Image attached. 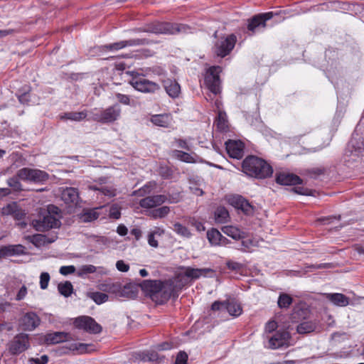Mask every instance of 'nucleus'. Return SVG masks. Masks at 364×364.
<instances>
[{
	"instance_id": "f257e3e1",
	"label": "nucleus",
	"mask_w": 364,
	"mask_h": 364,
	"mask_svg": "<svg viewBox=\"0 0 364 364\" xmlns=\"http://www.w3.org/2000/svg\"><path fill=\"white\" fill-rule=\"evenodd\" d=\"M242 168L245 174L261 179L268 178L273 173L272 167L265 160L253 155L243 160Z\"/></svg>"
},
{
	"instance_id": "f03ea898",
	"label": "nucleus",
	"mask_w": 364,
	"mask_h": 364,
	"mask_svg": "<svg viewBox=\"0 0 364 364\" xmlns=\"http://www.w3.org/2000/svg\"><path fill=\"white\" fill-rule=\"evenodd\" d=\"M130 73L133 78L129 81V84L137 91L153 94L161 90L158 83L141 77L139 73L132 71Z\"/></svg>"
},
{
	"instance_id": "7ed1b4c3",
	"label": "nucleus",
	"mask_w": 364,
	"mask_h": 364,
	"mask_svg": "<svg viewBox=\"0 0 364 364\" xmlns=\"http://www.w3.org/2000/svg\"><path fill=\"white\" fill-rule=\"evenodd\" d=\"M121 112L119 105L116 103L93 114L92 119L102 124L112 123L120 117Z\"/></svg>"
},
{
	"instance_id": "20e7f679",
	"label": "nucleus",
	"mask_w": 364,
	"mask_h": 364,
	"mask_svg": "<svg viewBox=\"0 0 364 364\" xmlns=\"http://www.w3.org/2000/svg\"><path fill=\"white\" fill-rule=\"evenodd\" d=\"M154 41L148 38H134L127 41L102 46L99 47L100 50L117 51L126 47L147 46L153 43Z\"/></svg>"
},
{
	"instance_id": "39448f33",
	"label": "nucleus",
	"mask_w": 364,
	"mask_h": 364,
	"mask_svg": "<svg viewBox=\"0 0 364 364\" xmlns=\"http://www.w3.org/2000/svg\"><path fill=\"white\" fill-rule=\"evenodd\" d=\"M30 346L29 337L26 333H18L7 344L11 355H16L26 350Z\"/></svg>"
},
{
	"instance_id": "423d86ee",
	"label": "nucleus",
	"mask_w": 364,
	"mask_h": 364,
	"mask_svg": "<svg viewBox=\"0 0 364 364\" xmlns=\"http://www.w3.org/2000/svg\"><path fill=\"white\" fill-rule=\"evenodd\" d=\"M17 176L23 181H29L34 183H43L46 181L49 175L44 171L36 168H22L17 171Z\"/></svg>"
},
{
	"instance_id": "0eeeda50",
	"label": "nucleus",
	"mask_w": 364,
	"mask_h": 364,
	"mask_svg": "<svg viewBox=\"0 0 364 364\" xmlns=\"http://www.w3.org/2000/svg\"><path fill=\"white\" fill-rule=\"evenodd\" d=\"M33 225L36 230L43 232L59 228L61 223L56 216L45 214L40 215L38 219L33 220Z\"/></svg>"
},
{
	"instance_id": "6e6552de",
	"label": "nucleus",
	"mask_w": 364,
	"mask_h": 364,
	"mask_svg": "<svg viewBox=\"0 0 364 364\" xmlns=\"http://www.w3.org/2000/svg\"><path fill=\"white\" fill-rule=\"evenodd\" d=\"M274 14L272 11L259 14L255 15L251 18L248 19L247 29L252 33H255L257 31L264 29L267 26L266 22L273 18Z\"/></svg>"
},
{
	"instance_id": "1a4fd4ad",
	"label": "nucleus",
	"mask_w": 364,
	"mask_h": 364,
	"mask_svg": "<svg viewBox=\"0 0 364 364\" xmlns=\"http://www.w3.org/2000/svg\"><path fill=\"white\" fill-rule=\"evenodd\" d=\"M220 68L219 66L210 67L205 77V83L207 87L215 95H218L220 92Z\"/></svg>"
},
{
	"instance_id": "9d476101",
	"label": "nucleus",
	"mask_w": 364,
	"mask_h": 364,
	"mask_svg": "<svg viewBox=\"0 0 364 364\" xmlns=\"http://www.w3.org/2000/svg\"><path fill=\"white\" fill-rule=\"evenodd\" d=\"M74 324L76 328L83 329L89 333H99L102 331V326L90 316H79L75 318Z\"/></svg>"
},
{
	"instance_id": "9b49d317",
	"label": "nucleus",
	"mask_w": 364,
	"mask_h": 364,
	"mask_svg": "<svg viewBox=\"0 0 364 364\" xmlns=\"http://www.w3.org/2000/svg\"><path fill=\"white\" fill-rule=\"evenodd\" d=\"M237 41L235 35L230 34L224 38H221L215 43V53L222 58L228 55L234 48Z\"/></svg>"
},
{
	"instance_id": "f8f14e48",
	"label": "nucleus",
	"mask_w": 364,
	"mask_h": 364,
	"mask_svg": "<svg viewBox=\"0 0 364 364\" xmlns=\"http://www.w3.org/2000/svg\"><path fill=\"white\" fill-rule=\"evenodd\" d=\"M171 28V23L168 22H152L146 24L143 28L136 29L139 32L152 33L155 34H166L172 33L170 28Z\"/></svg>"
},
{
	"instance_id": "ddd939ff",
	"label": "nucleus",
	"mask_w": 364,
	"mask_h": 364,
	"mask_svg": "<svg viewBox=\"0 0 364 364\" xmlns=\"http://www.w3.org/2000/svg\"><path fill=\"white\" fill-rule=\"evenodd\" d=\"M140 287L141 289L149 294L150 297L154 300L158 297V295L161 293L164 285L159 280H144Z\"/></svg>"
},
{
	"instance_id": "4468645a",
	"label": "nucleus",
	"mask_w": 364,
	"mask_h": 364,
	"mask_svg": "<svg viewBox=\"0 0 364 364\" xmlns=\"http://www.w3.org/2000/svg\"><path fill=\"white\" fill-rule=\"evenodd\" d=\"M41 319L34 312L31 311L25 314L20 319V325L25 331H33L40 324Z\"/></svg>"
},
{
	"instance_id": "2eb2a0df",
	"label": "nucleus",
	"mask_w": 364,
	"mask_h": 364,
	"mask_svg": "<svg viewBox=\"0 0 364 364\" xmlns=\"http://www.w3.org/2000/svg\"><path fill=\"white\" fill-rule=\"evenodd\" d=\"M227 152L234 159H241L244 154V144L241 141L228 140L225 142Z\"/></svg>"
},
{
	"instance_id": "dca6fc26",
	"label": "nucleus",
	"mask_w": 364,
	"mask_h": 364,
	"mask_svg": "<svg viewBox=\"0 0 364 364\" xmlns=\"http://www.w3.org/2000/svg\"><path fill=\"white\" fill-rule=\"evenodd\" d=\"M230 203L237 209L241 210L245 215H250L254 213L253 205L241 196H233L230 199Z\"/></svg>"
},
{
	"instance_id": "f3484780",
	"label": "nucleus",
	"mask_w": 364,
	"mask_h": 364,
	"mask_svg": "<svg viewBox=\"0 0 364 364\" xmlns=\"http://www.w3.org/2000/svg\"><path fill=\"white\" fill-rule=\"evenodd\" d=\"M167 198L164 195L147 196L139 201V205L144 208H153L166 202Z\"/></svg>"
},
{
	"instance_id": "a211bd4d",
	"label": "nucleus",
	"mask_w": 364,
	"mask_h": 364,
	"mask_svg": "<svg viewBox=\"0 0 364 364\" xmlns=\"http://www.w3.org/2000/svg\"><path fill=\"white\" fill-rule=\"evenodd\" d=\"M276 182L283 186L301 184L302 180L296 175L289 173H279L276 176Z\"/></svg>"
},
{
	"instance_id": "6ab92c4d",
	"label": "nucleus",
	"mask_w": 364,
	"mask_h": 364,
	"mask_svg": "<svg viewBox=\"0 0 364 364\" xmlns=\"http://www.w3.org/2000/svg\"><path fill=\"white\" fill-rule=\"evenodd\" d=\"M289 338L287 331H277L269 340V347L272 349L279 348L284 346Z\"/></svg>"
},
{
	"instance_id": "aec40b11",
	"label": "nucleus",
	"mask_w": 364,
	"mask_h": 364,
	"mask_svg": "<svg viewBox=\"0 0 364 364\" xmlns=\"http://www.w3.org/2000/svg\"><path fill=\"white\" fill-rule=\"evenodd\" d=\"M161 82L166 93L172 98L177 97L181 92V86L175 80L171 78H162Z\"/></svg>"
},
{
	"instance_id": "412c9836",
	"label": "nucleus",
	"mask_w": 364,
	"mask_h": 364,
	"mask_svg": "<svg viewBox=\"0 0 364 364\" xmlns=\"http://www.w3.org/2000/svg\"><path fill=\"white\" fill-rule=\"evenodd\" d=\"M61 198L66 204L77 205L79 200L78 190L73 187H67L61 191Z\"/></svg>"
},
{
	"instance_id": "4be33fe9",
	"label": "nucleus",
	"mask_w": 364,
	"mask_h": 364,
	"mask_svg": "<svg viewBox=\"0 0 364 364\" xmlns=\"http://www.w3.org/2000/svg\"><path fill=\"white\" fill-rule=\"evenodd\" d=\"M70 335L64 332H53L47 333L45 336L44 341L48 345L57 344L58 343L66 341Z\"/></svg>"
},
{
	"instance_id": "5701e85b",
	"label": "nucleus",
	"mask_w": 364,
	"mask_h": 364,
	"mask_svg": "<svg viewBox=\"0 0 364 364\" xmlns=\"http://www.w3.org/2000/svg\"><path fill=\"white\" fill-rule=\"evenodd\" d=\"M212 272V269L208 268L194 269L186 267L184 271L178 274V277L182 276L186 279H197L200 278L204 273Z\"/></svg>"
},
{
	"instance_id": "b1692460",
	"label": "nucleus",
	"mask_w": 364,
	"mask_h": 364,
	"mask_svg": "<svg viewBox=\"0 0 364 364\" xmlns=\"http://www.w3.org/2000/svg\"><path fill=\"white\" fill-rule=\"evenodd\" d=\"M2 254L4 257H11L15 255H22L26 254V248L22 245H10L3 246Z\"/></svg>"
},
{
	"instance_id": "393cba45",
	"label": "nucleus",
	"mask_w": 364,
	"mask_h": 364,
	"mask_svg": "<svg viewBox=\"0 0 364 364\" xmlns=\"http://www.w3.org/2000/svg\"><path fill=\"white\" fill-rule=\"evenodd\" d=\"M326 298L333 304L339 306H346L349 304V298L340 293L326 294Z\"/></svg>"
},
{
	"instance_id": "a878e982",
	"label": "nucleus",
	"mask_w": 364,
	"mask_h": 364,
	"mask_svg": "<svg viewBox=\"0 0 364 364\" xmlns=\"http://www.w3.org/2000/svg\"><path fill=\"white\" fill-rule=\"evenodd\" d=\"M207 237L210 243L213 245L223 244L226 240V238L215 228H212L207 232Z\"/></svg>"
},
{
	"instance_id": "bb28decb",
	"label": "nucleus",
	"mask_w": 364,
	"mask_h": 364,
	"mask_svg": "<svg viewBox=\"0 0 364 364\" xmlns=\"http://www.w3.org/2000/svg\"><path fill=\"white\" fill-rule=\"evenodd\" d=\"M151 122L159 127H168L171 118L169 114H156L151 117Z\"/></svg>"
},
{
	"instance_id": "cd10ccee",
	"label": "nucleus",
	"mask_w": 364,
	"mask_h": 364,
	"mask_svg": "<svg viewBox=\"0 0 364 364\" xmlns=\"http://www.w3.org/2000/svg\"><path fill=\"white\" fill-rule=\"evenodd\" d=\"M224 310L227 311L232 316H238L242 311L241 306L234 301H225Z\"/></svg>"
},
{
	"instance_id": "c85d7f7f",
	"label": "nucleus",
	"mask_w": 364,
	"mask_h": 364,
	"mask_svg": "<svg viewBox=\"0 0 364 364\" xmlns=\"http://www.w3.org/2000/svg\"><path fill=\"white\" fill-rule=\"evenodd\" d=\"M87 116V113L86 110L82 112H70L65 113L64 115L61 117V119L80 122L85 119Z\"/></svg>"
},
{
	"instance_id": "c756f323",
	"label": "nucleus",
	"mask_w": 364,
	"mask_h": 364,
	"mask_svg": "<svg viewBox=\"0 0 364 364\" xmlns=\"http://www.w3.org/2000/svg\"><path fill=\"white\" fill-rule=\"evenodd\" d=\"M223 231L225 234L231 237L234 240H240L244 237L245 232L240 231L237 228L233 226H226L223 228Z\"/></svg>"
},
{
	"instance_id": "7c9ffc66",
	"label": "nucleus",
	"mask_w": 364,
	"mask_h": 364,
	"mask_svg": "<svg viewBox=\"0 0 364 364\" xmlns=\"http://www.w3.org/2000/svg\"><path fill=\"white\" fill-rule=\"evenodd\" d=\"M229 213L228 210L223 206H219L215 211V219L218 223H225L228 222Z\"/></svg>"
},
{
	"instance_id": "2f4dec72",
	"label": "nucleus",
	"mask_w": 364,
	"mask_h": 364,
	"mask_svg": "<svg viewBox=\"0 0 364 364\" xmlns=\"http://www.w3.org/2000/svg\"><path fill=\"white\" fill-rule=\"evenodd\" d=\"M170 213L168 206H162L149 211L148 215L154 218H164Z\"/></svg>"
},
{
	"instance_id": "473e14b6",
	"label": "nucleus",
	"mask_w": 364,
	"mask_h": 364,
	"mask_svg": "<svg viewBox=\"0 0 364 364\" xmlns=\"http://www.w3.org/2000/svg\"><path fill=\"white\" fill-rule=\"evenodd\" d=\"M316 324L312 321H304L298 325L296 331L300 334H305L314 331Z\"/></svg>"
},
{
	"instance_id": "72a5a7b5",
	"label": "nucleus",
	"mask_w": 364,
	"mask_h": 364,
	"mask_svg": "<svg viewBox=\"0 0 364 364\" xmlns=\"http://www.w3.org/2000/svg\"><path fill=\"white\" fill-rule=\"evenodd\" d=\"M58 289L65 297H68L73 293V287L70 282L66 281L64 283H60Z\"/></svg>"
},
{
	"instance_id": "f704fd0d",
	"label": "nucleus",
	"mask_w": 364,
	"mask_h": 364,
	"mask_svg": "<svg viewBox=\"0 0 364 364\" xmlns=\"http://www.w3.org/2000/svg\"><path fill=\"white\" fill-rule=\"evenodd\" d=\"M174 156L178 159L186 163H195L196 160L190 154L180 150H175L173 151Z\"/></svg>"
},
{
	"instance_id": "c9c22d12",
	"label": "nucleus",
	"mask_w": 364,
	"mask_h": 364,
	"mask_svg": "<svg viewBox=\"0 0 364 364\" xmlns=\"http://www.w3.org/2000/svg\"><path fill=\"white\" fill-rule=\"evenodd\" d=\"M56 237H57L55 236V238L47 239L45 235L38 234L32 237L31 242L36 246H40L41 245H44L46 242L51 243L54 242Z\"/></svg>"
},
{
	"instance_id": "e433bc0d",
	"label": "nucleus",
	"mask_w": 364,
	"mask_h": 364,
	"mask_svg": "<svg viewBox=\"0 0 364 364\" xmlns=\"http://www.w3.org/2000/svg\"><path fill=\"white\" fill-rule=\"evenodd\" d=\"M171 28L170 30L172 33H168V35H175L177 33H186L190 30L189 26L186 24H178L171 23Z\"/></svg>"
},
{
	"instance_id": "4c0bfd02",
	"label": "nucleus",
	"mask_w": 364,
	"mask_h": 364,
	"mask_svg": "<svg viewBox=\"0 0 364 364\" xmlns=\"http://www.w3.org/2000/svg\"><path fill=\"white\" fill-rule=\"evenodd\" d=\"M292 298L287 294H281L278 299V306L281 309L288 308L292 303Z\"/></svg>"
},
{
	"instance_id": "58836bf2",
	"label": "nucleus",
	"mask_w": 364,
	"mask_h": 364,
	"mask_svg": "<svg viewBox=\"0 0 364 364\" xmlns=\"http://www.w3.org/2000/svg\"><path fill=\"white\" fill-rule=\"evenodd\" d=\"M30 87H27L23 88V90H19L16 94L19 102L23 105H28L30 102Z\"/></svg>"
},
{
	"instance_id": "ea45409f",
	"label": "nucleus",
	"mask_w": 364,
	"mask_h": 364,
	"mask_svg": "<svg viewBox=\"0 0 364 364\" xmlns=\"http://www.w3.org/2000/svg\"><path fill=\"white\" fill-rule=\"evenodd\" d=\"M173 230L174 231L178 234L184 237H190L191 236V233L189 231V230L182 224L179 223H176L173 225Z\"/></svg>"
},
{
	"instance_id": "a19ab883",
	"label": "nucleus",
	"mask_w": 364,
	"mask_h": 364,
	"mask_svg": "<svg viewBox=\"0 0 364 364\" xmlns=\"http://www.w3.org/2000/svg\"><path fill=\"white\" fill-rule=\"evenodd\" d=\"M20 178L18 177L17 174L11 178H9L7 181V183L10 188L14 191H20L22 190V185L19 181Z\"/></svg>"
},
{
	"instance_id": "79ce46f5",
	"label": "nucleus",
	"mask_w": 364,
	"mask_h": 364,
	"mask_svg": "<svg viewBox=\"0 0 364 364\" xmlns=\"http://www.w3.org/2000/svg\"><path fill=\"white\" fill-rule=\"evenodd\" d=\"M90 297L97 304H101L105 303L108 299V296L102 292H92L90 293Z\"/></svg>"
},
{
	"instance_id": "37998d69",
	"label": "nucleus",
	"mask_w": 364,
	"mask_h": 364,
	"mask_svg": "<svg viewBox=\"0 0 364 364\" xmlns=\"http://www.w3.org/2000/svg\"><path fill=\"white\" fill-rule=\"evenodd\" d=\"M155 186L154 183L149 182V183L144 185L141 188L134 191L132 193L133 196H144L146 194H149L151 192V190L153 188V187Z\"/></svg>"
},
{
	"instance_id": "c03bdc74",
	"label": "nucleus",
	"mask_w": 364,
	"mask_h": 364,
	"mask_svg": "<svg viewBox=\"0 0 364 364\" xmlns=\"http://www.w3.org/2000/svg\"><path fill=\"white\" fill-rule=\"evenodd\" d=\"M102 194L109 198H112L117 196V189L112 186H102L100 188H97Z\"/></svg>"
},
{
	"instance_id": "a18cd8bd",
	"label": "nucleus",
	"mask_w": 364,
	"mask_h": 364,
	"mask_svg": "<svg viewBox=\"0 0 364 364\" xmlns=\"http://www.w3.org/2000/svg\"><path fill=\"white\" fill-rule=\"evenodd\" d=\"M116 98L119 101V102L124 105H132L134 102L129 97V96L121 93L116 94Z\"/></svg>"
},
{
	"instance_id": "49530a36",
	"label": "nucleus",
	"mask_w": 364,
	"mask_h": 364,
	"mask_svg": "<svg viewBox=\"0 0 364 364\" xmlns=\"http://www.w3.org/2000/svg\"><path fill=\"white\" fill-rule=\"evenodd\" d=\"M133 287L130 284L124 286L122 289L121 295L127 297H134L136 296V292L132 290Z\"/></svg>"
},
{
	"instance_id": "de8ad7c7",
	"label": "nucleus",
	"mask_w": 364,
	"mask_h": 364,
	"mask_svg": "<svg viewBox=\"0 0 364 364\" xmlns=\"http://www.w3.org/2000/svg\"><path fill=\"white\" fill-rule=\"evenodd\" d=\"M50 281V275L48 272H42L40 276V286L42 289L48 287Z\"/></svg>"
},
{
	"instance_id": "09e8293b",
	"label": "nucleus",
	"mask_w": 364,
	"mask_h": 364,
	"mask_svg": "<svg viewBox=\"0 0 364 364\" xmlns=\"http://www.w3.org/2000/svg\"><path fill=\"white\" fill-rule=\"evenodd\" d=\"M109 218L119 219L121 216L120 208L117 205H113L109 209Z\"/></svg>"
},
{
	"instance_id": "8fccbe9b",
	"label": "nucleus",
	"mask_w": 364,
	"mask_h": 364,
	"mask_svg": "<svg viewBox=\"0 0 364 364\" xmlns=\"http://www.w3.org/2000/svg\"><path fill=\"white\" fill-rule=\"evenodd\" d=\"M294 192H295L297 194L303 195V196H312L313 195V191L311 189H309L307 188H304L302 186L299 187H294L291 189Z\"/></svg>"
},
{
	"instance_id": "3c124183",
	"label": "nucleus",
	"mask_w": 364,
	"mask_h": 364,
	"mask_svg": "<svg viewBox=\"0 0 364 364\" xmlns=\"http://www.w3.org/2000/svg\"><path fill=\"white\" fill-rule=\"evenodd\" d=\"M5 211L8 214L14 215L16 218H18V205L16 203L8 204L5 208Z\"/></svg>"
},
{
	"instance_id": "603ef678",
	"label": "nucleus",
	"mask_w": 364,
	"mask_h": 364,
	"mask_svg": "<svg viewBox=\"0 0 364 364\" xmlns=\"http://www.w3.org/2000/svg\"><path fill=\"white\" fill-rule=\"evenodd\" d=\"M188 355L184 351H180L176 358L175 364H187Z\"/></svg>"
},
{
	"instance_id": "864d4df0",
	"label": "nucleus",
	"mask_w": 364,
	"mask_h": 364,
	"mask_svg": "<svg viewBox=\"0 0 364 364\" xmlns=\"http://www.w3.org/2000/svg\"><path fill=\"white\" fill-rule=\"evenodd\" d=\"M226 265L229 269L234 270V271L240 270L243 267L242 264L239 263L237 262L232 261V260L227 261Z\"/></svg>"
},
{
	"instance_id": "5fc2aeb1",
	"label": "nucleus",
	"mask_w": 364,
	"mask_h": 364,
	"mask_svg": "<svg viewBox=\"0 0 364 364\" xmlns=\"http://www.w3.org/2000/svg\"><path fill=\"white\" fill-rule=\"evenodd\" d=\"M31 364H46L48 362V356L46 355H42L41 358H31L29 359Z\"/></svg>"
},
{
	"instance_id": "6e6d98bb",
	"label": "nucleus",
	"mask_w": 364,
	"mask_h": 364,
	"mask_svg": "<svg viewBox=\"0 0 364 364\" xmlns=\"http://www.w3.org/2000/svg\"><path fill=\"white\" fill-rule=\"evenodd\" d=\"M60 273L63 275H68L73 274L75 272V267L73 265L70 266H62L59 270Z\"/></svg>"
},
{
	"instance_id": "4d7b16f0",
	"label": "nucleus",
	"mask_w": 364,
	"mask_h": 364,
	"mask_svg": "<svg viewBox=\"0 0 364 364\" xmlns=\"http://www.w3.org/2000/svg\"><path fill=\"white\" fill-rule=\"evenodd\" d=\"M97 270L96 267L92 264H86L82 266L80 271L82 274H91L95 272Z\"/></svg>"
},
{
	"instance_id": "13d9d810",
	"label": "nucleus",
	"mask_w": 364,
	"mask_h": 364,
	"mask_svg": "<svg viewBox=\"0 0 364 364\" xmlns=\"http://www.w3.org/2000/svg\"><path fill=\"white\" fill-rule=\"evenodd\" d=\"M116 267L119 272H127L129 269V264H126L123 260H118L116 263Z\"/></svg>"
},
{
	"instance_id": "bf43d9fd",
	"label": "nucleus",
	"mask_w": 364,
	"mask_h": 364,
	"mask_svg": "<svg viewBox=\"0 0 364 364\" xmlns=\"http://www.w3.org/2000/svg\"><path fill=\"white\" fill-rule=\"evenodd\" d=\"M160 175L165 179L170 178L172 176V171L168 167H161Z\"/></svg>"
},
{
	"instance_id": "052dcab7",
	"label": "nucleus",
	"mask_w": 364,
	"mask_h": 364,
	"mask_svg": "<svg viewBox=\"0 0 364 364\" xmlns=\"http://www.w3.org/2000/svg\"><path fill=\"white\" fill-rule=\"evenodd\" d=\"M158 358V355L156 353L143 354L141 360L144 361H154Z\"/></svg>"
},
{
	"instance_id": "680f3d73",
	"label": "nucleus",
	"mask_w": 364,
	"mask_h": 364,
	"mask_svg": "<svg viewBox=\"0 0 364 364\" xmlns=\"http://www.w3.org/2000/svg\"><path fill=\"white\" fill-rule=\"evenodd\" d=\"M309 267L314 269H320L324 268H333L334 267V264L333 263H321L318 264H312Z\"/></svg>"
},
{
	"instance_id": "e2e57ef3",
	"label": "nucleus",
	"mask_w": 364,
	"mask_h": 364,
	"mask_svg": "<svg viewBox=\"0 0 364 364\" xmlns=\"http://www.w3.org/2000/svg\"><path fill=\"white\" fill-rule=\"evenodd\" d=\"M26 294H27V288L25 285H23L21 287V289H19V291L16 295V300L21 301V300L25 298Z\"/></svg>"
},
{
	"instance_id": "0e129e2a",
	"label": "nucleus",
	"mask_w": 364,
	"mask_h": 364,
	"mask_svg": "<svg viewBox=\"0 0 364 364\" xmlns=\"http://www.w3.org/2000/svg\"><path fill=\"white\" fill-rule=\"evenodd\" d=\"M224 308H225V301H215L211 305V309L213 311L224 310Z\"/></svg>"
},
{
	"instance_id": "69168bd1",
	"label": "nucleus",
	"mask_w": 364,
	"mask_h": 364,
	"mask_svg": "<svg viewBox=\"0 0 364 364\" xmlns=\"http://www.w3.org/2000/svg\"><path fill=\"white\" fill-rule=\"evenodd\" d=\"M60 213V210L53 205H48V210H47V213L46 214H50V215H58Z\"/></svg>"
},
{
	"instance_id": "338daca9",
	"label": "nucleus",
	"mask_w": 364,
	"mask_h": 364,
	"mask_svg": "<svg viewBox=\"0 0 364 364\" xmlns=\"http://www.w3.org/2000/svg\"><path fill=\"white\" fill-rule=\"evenodd\" d=\"M323 172L324 169L321 168H313L309 171V173L314 178L323 174Z\"/></svg>"
},
{
	"instance_id": "774afa93",
	"label": "nucleus",
	"mask_w": 364,
	"mask_h": 364,
	"mask_svg": "<svg viewBox=\"0 0 364 364\" xmlns=\"http://www.w3.org/2000/svg\"><path fill=\"white\" fill-rule=\"evenodd\" d=\"M192 226H193L198 232H202L205 230V227L203 224L198 220H193L191 222Z\"/></svg>"
}]
</instances>
